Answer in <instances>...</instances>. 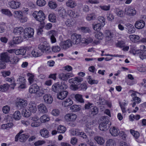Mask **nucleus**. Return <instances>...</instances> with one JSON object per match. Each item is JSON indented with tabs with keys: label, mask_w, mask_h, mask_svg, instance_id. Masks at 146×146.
<instances>
[{
	"label": "nucleus",
	"mask_w": 146,
	"mask_h": 146,
	"mask_svg": "<svg viewBox=\"0 0 146 146\" xmlns=\"http://www.w3.org/2000/svg\"><path fill=\"white\" fill-rule=\"evenodd\" d=\"M81 36L80 35L76 33L72 34L71 36V40L72 44H78L81 42L82 43L88 44L92 42L93 39L91 37L87 38H83L82 40Z\"/></svg>",
	"instance_id": "f257e3e1"
},
{
	"label": "nucleus",
	"mask_w": 146,
	"mask_h": 146,
	"mask_svg": "<svg viewBox=\"0 0 146 146\" xmlns=\"http://www.w3.org/2000/svg\"><path fill=\"white\" fill-rule=\"evenodd\" d=\"M33 15L36 20L40 22L43 21L45 18V16L43 12L41 11L38 12L35 11Z\"/></svg>",
	"instance_id": "f03ea898"
},
{
	"label": "nucleus",
	"mask_w": 146,
	"mask_h": 146,
	"mask_svg": "<svg viewBox=\"0 0 146 146\" xmlns=\"http://www.w3.org/2000/svg\"><path fill=\"white\" fill-rule=\"evenodd\" d=\"M38 48L42 52H48L50 50L49 44L46 42H41L38 46Z\"/></svg>",
	"instance_id": "7ed1b4c3"
},
{
	"label": "nucleus",
	"mask_w": 146,
	"mask_h": 146,
	"mask_svg": "<svg viewBox=\"0 0 146 146\" xmlns=\"http://www.w3.org/2000/svg\"><path fill=\"white\" fill-rule=\"evenodd\" d=\"M60 46L62 49L66 50L72 46L71 41L70 39L62 41L60 43Z\"/></svg>",
	"instance_id": "20e7f679"
},
{
	"label": "nucleus",
	"mask_w": 146,
	"mask_h": 146,
	"mask_svg": "<svg viewBox=\"0 0 146 146\" xmlns=\"http://www.w3.org/2000/svg\"><path fill=\"white\" fill-rule=\"evenodd\" d=\"M23 33L25 35L24 37L25 38H30L33 36L34 34V30L32 28H27L24 29Z\"/></svg>",
	"instance_id": "39448f33"
},
{
	"label": "nucleus",
	"mask_w": 146,
	"mask_h": 146,
	"mask_svg": "<svg viewBox=\"0 0 146 146\" xmlns=\"http://www.w3.org/2000/svg\"><path fill=\"white\" fill-rule=\"evenodd\" d=\"M27 105V101L21 99H19L16 103V106L19 109H21L25 107Z\"/></svg>",
	"instance_id": "423d86ee"
},
{
	"label": "nucleus",
	"mask_w": 146,
	"mask_h": 146,
	"mask_svg": "<svg viewBox=\"0 0 146 146\" xmlns=\"http://www.w3.org/2000/svg\"><path fill=\"white\" fill-rule=\"evenodd\" d=\"M10 58L9 54L7 52H4L1 54L0 60L5 62H9Z\"/></svg>",
	"instance_id": "0eeeda50"
},
{
	"label": "nucleus",
	"mask_w": 146,
	"mask_h": 146,
	"mask_svg": "<svg viewBox=\"0 0 146 146\" xmlns=\"http://www.w3.org/2000/svg\"><path fill=\"white\" fill-rule=\"evenodd\" d=\"M29 136V135L28 133L23 134L21 135H17L15 137V141H17L19 139L21 142H25Z\"/></svg>",
	"instance_id": "6e6552de"
},
{
	"label": "nucleus",
	"mask_w": 146,
	"mask_h": 146,
	"mask_svg": "<svg viewBox=\"0 0 146 146\" xmlns=\"http://www.w3.org/2000/svg\"><path fill=\"white\" fill-rule=\"evenodd\" d=\"M101 119H103L104 122L100 123L99 126V129L101 131H105L108 129L107 124L108 121L106 118L104 117H102Z\"/></svg>",
	"instance_id": "1a4fd4ad"
},
{
	"label": "nucleus",
	"mask_w": 146,
	"mask_h": 146,
	"mask_svg": "<svg viewBox=\"0 0 146 146\" xmlns=\"http://www.w3.org/2000/svg\"><path fill=\"white\" fill-rule=\"evenodd\" d=\"M74 76L73 74L71 73H68L66 74L62 73L59 75V78L63 80L66 81L68 78Z\"/></svg>",
	"instance_id": "9d476101"
},
{
	"label": "nucleus",
	"mask_w": 146,
	"mask_h": 146,
	"mask_svg": "<svg viewBox=\"0 0 146 146\" xmlns=\"http://www.w3.org/2000/svg\"><path fill=\"white\" fill-rule=\"evenodd\" d=\"M28 110L33 113H35L37 110L36 104L34 102H30L27 106Z\"/></svg>",
	"instance_id": "9b49d317"
},
{
	"label": "nucleus",
	"mask_w": 146,
	"mask_h": 146,
	"mask_svg": "<svg viewBox=\"0 0 146 146\" xmlns=\"http://www.w3.org/2000/svg\"><path fill=\"white\" fill-rule=\"evenodd\" d=\"M131 96L132 97L131 100L134 102L132 104V106L134 107L136 104H138L141 102V100L137 96L135 93H132L131 94Z\"/></svg>",
	"instance_id": "f8f14e48"
},
{
	"label": "nucleus",
	"mask_w": 146,
	"mask_h": 146,
	"mask_svg": "<svg viewBox=\"0 0 146 146\" xmlns=\"http://www.w3.org/2000/svg\"><path fill=\"white\" fill-rule=\"evenodd\" d=\"M77 117V115L76 114H68L65 115L64 118L65 120L67 122L74 121L76 120Z\"/></svg>",
	"instance_id": "ddd939ff"
},
{
	"label": "nucleus",
	"mask_w": 146,
	"mask_h": 146,
	"mask_svg": "<svg viewBox=\"0 0 146 146\" xmlns=\"http://www.w3.org/2000/svg\"><path fill=\"white\" fill-rule=\"evenodd\" d=\"M8 4L10 7L11 8L16 9L19 7L21 5V3L17 1H12L9 2Z\"/></svg>",
	"instance_id": "4468645a"
},
{
	"label": "nucleus",
	"mask_w": 146,
	"mask_h": 146,
	"mask_svg": "<svg viewBox=\"0 0 146 146\" xmlns=\"http://www.w3.org/2000/svg\"><path fill=\"white\" fill-rule=\"evenodd\" d=\"M40 90L39 87L36 84H33L30 87L29 92L31 94H35L39 91Z\"/></svg>",
	"instance_id": "2eb2a0df"
},
{
	"label": "nucleus",
	"mask_w": 146,
	"mask_h": 146,
	"mask_svg": "<svg viewBox=\"0 0 146 146\" xmlns=\"http://www.w3.org/2000/svg\"><path fill=\"white\" fill-rule=\"evenodd\" d=\"M145 25V22L142 20H140L135 22L134 26L136 28L138 29H141L144 27Z\"/></svg>",
	"instance_id": "dca6fc26"
},
{
	"label": "nucleus",
	"mask_w": 146,
	"mask_h": 146,
	"mask_svg": "<svg viewBox=\"0 0 146 146\" xmlns=\"http://www.w3.org/2000/svg\"><path fill=\"white\" fill-rule=\"evenodd\" d=\"M125 12L127 15L133 16L136 14V11L134 8L128 7L125 9Z\"/></svg>",
	"instance_id": "f3484780"
},
{
	"label": "nucleus",
	"mask_w": 146,
	"mask_h": 146,
	"mask_svg": "<svg viewBox=\"0 0 146 146\" xmlns=\"http://www.w3.org/2000/svg\"><path fill=\"white\" fill-rule=\"evenodd\" d=\"M68 94L66 91H63L57 94V97L59 99L62 100L65 99Z\"/></svg>",
	"instance_id": "a211bd4d"
},
{
	"label": "nucleus",
	"mask_w": 146,
	"mask_h": 146,
	"mask_svg": "<svg viewBox=\"0 0 146 146\" xmlns=\"http://www.w3.org/2000/svg\"><path fill=\"white\" fill-rule=\"evenodd\" d=\"M44 102L47 104H51L53 101V98L50 95L45 94L43 97Z\"/></svg>",
	"instance_id": "6ab92c4d"
},
{
	"label": "nucleus",
	"mask_w": 146,
	"mask_h": 146,
	"mask_svg": "<svg viewBox=\"0 0 146 146\" xmlns=\"http://www.w3.org/2000/svg\"><path fill=\"white\" fill-rule=\"evenodd\" d=\"M50 36L51 42L52 43H54L56 42V39L55 36L56 35V31L52 30L48 32Z\"/></svg>",
	"instance_id": "aec40b11"
},
{
	"label": "nucleus",
	"mask_w": 146,
	"mask_h": 146,
	"mask_svg": "<svg viewBox=\"0 0 146 146\" xmlns=\"http://www.w3.org/2000/svg\"><path fill=\"white\" fill-rule=\"evenodd\" d=\"M125 26L127 27V29L128 30V33L131 34L135 32V29L133 25L128 23L125 25Z\"/></svg>",
	"instance_id": "412c9836"
},
{
	"label": "nucleus",
	"mask_w": 146,
	"mask_h": 146,
	"mask_svg": "<svg viewBox=\"0 0 146 146\" xmlns=\"http://www.w3.org/2000/svg\"><path fill=\"white\" fill-rule=\"evenodd\" d=\"M40 133L42 137L45 138H47L49 136L48 131L45 128L41 129L40 131Z\"/></svg>",
	"instance_id": "4be33fe9"
},
{
	"label": "nucleus",
	"mask_w": 146,
	"mask_h": 146,
	"mask_svg": "<svg viewBox=\"0 0 146 146\" xmlns=\"http://www.w3.org/2000/svg\"><path fill=\"white\" fill-rule=\"evenodd\" d=\"M38 109L39 112L42 113H46L47 112L45 106L43 104H40L38 106Z\"/></svg>",
	"instance_id": "5701e85b"
},
{
	"label": "nucleus",
	"mask_w": 146,
	"mask_h": 146,
	"mask_svg": "<svg viewBox=\"0 0 146 146\" xmlns=\"http://www.w3.org/2000/svg\"><path fill=\"white\" fill-rule=\"evenodd\" d=\"M24 30L22 27H17L14 29L13 32L15 35H19L24 32Z\"/></svg>",
	"instance_id": "b1692460"
},
{
	"label": "nucleus",
	"mask_w": 146,
	"mask_h": 146,
	"mask_svg": "<svg viewBox=\"0 0 146 146\" xmlns=\"http://www.w3.org/2000/svg\"><path fill=\"white\" fill-rule=\"evenodd\" d=\"M110 131L111 134L114 136L118 135L119 133V131L118 129L115 127L110 128Z\"/></svg>",
	"instance_id": "393cba45"
},
{
	"label": "nucleus",
	"mask_w": 146,
	"mask_h": 146,
	"mask_svg": "<svg viewBox=\"0 0 146 146\" xmlns=\"http://www.w3.org/2000/svg\"><path fill=\"white\" fill-rule=\"evenodd\" d=\"M94 139L98 144L100 145H102L104 143L105 141L102 137L97 136L94 137Z\"/></svg>",
	"instance_id": "a878e982"
},
{
	"label": "nucleus",
	"mask_w": 146,
	"mask_h": 146,
	"mask_svg": "<svg viewBox=\"0 0 146 146\" xmlns=\"http://www.w3.org/2000/svg\"><path fill=\"white\" fill-rule=\"evenodd\" d=\"M68 14L70 16L74 18L78 17L79 16V14L77 12H75L72 10H69L68 11Z\"/></svg>",
	"instance_id": "bb28decb"
},
{
	"label": "nucleus",
	"mask_w": 146,
	"mask_h": 146,
	"mask_svg": "<svg viewBox=\"0 0 146 146\" xmlns=\"http://www.w3.org/2000/svg\"><path fill=\"white\" fill-rule=\"evenodd\" d=\"M5 80L11 83H13L11 84V86H13V87L11 86V88L13 89L14 88V87L16 85V84L15 83V80L14 78L13 77L11 78H5Z\"/></svg>",
	"instance_id": "cd10ccee"
},
{
	"label": "nucleus",
	"mask_w": 146,
	"mask_h": 146,
	"mask_svg": "<svg viewBox=\"0 0 146 146\" xmlns=\"http://www.w3.org/2000/svg\"><path fill=\"white\" fill-rule=\"evenodd\" d=\"M98 112V109L94 106H91L90 107V113L91 115L92 116L97 114Z\"/></svg>",
	"instance_id": "c85d7f7f"
},
{
	"label": "nucleus",
	"mask_w": 146,
	"mask_h": 146,
	"mask_svg": "<svg viewBox=\"0 0 146 146\" xmlns=\"http://www.w3.org/2000/svg\"><path fill=\"white\" fill-rule=\"evenodd\" d=\"M1 12L3 14L9 17H11L13 15L11 11L8 9H2L1 10Z\"/></svg>",
	"instance_id": "c756f323"
},
{
	"label": "nucleus",
	"mask_w": 146,
	"mask_h": 146,
	"mask_svg": "<svg viewBox=\"0 0 146 146\" xmlns=\"http://www.w3.org/2000/svg\"><path fill=\"white\" fill-rule=\"evenodd\" d=\"M66 5L68 7L71 8L74 7L76 5V4L72 0H68L66 2Z\"/></svg>",
	"instance_id": "7c9ffc66"
},
{
	"label": "nucleus",
	"mask_w": 146,
	"mask_h": 146,
	"mask_svg": "<svg viewBox=\"0 0 146 146\" xmlns=\"http://www.w3.org/2000/svg\"><path fill=\"white\" fill-rule=\"evenodd\" d=\"M129 37L131 40L134 42H137L139 40V37L138 35H131L129 36Z\"/></svg>",
	"instance_id": "2f4dec72"
},
{
	"label": "nucleus",
	"mask_w": 146,
	"mask_h": 146,
	"mask_svg": "<svg viewBox=\"0 0 146 146\" xmlns=\"http://www.w3.org/2000/svg\"><path fill=\"white\" fill-rule=\"evenodd\" d=\"M50 118L47 115H44L40 118V120L42 123H45L50 120Z\"/></svg>",
	"instance_id": "473e14b6"
},
{
	"label": "nucleus",
	"mask_w": 146,
	"mask_h": 146,
	"mask_svg": "<svg viewBox=\"0 0 146 146\" xmlns=\"http://www.w3.org/2000/svg\"><path fill=\"white\" fill-rule=\"evenodd\" d=\"M52 90L55 92H59L60 90V84L58 83L54 84L52 86Z\"/></svg>",
	"instance_id": "72a5a7b5"
},
{
	"label": "nucleus",
	"mask_w": 146,
	"mask_h": 146,
	"mask_svg": "<svg viewBox=\"0 0 146 146\" xmlns=\"http://www.w3.org/2000/svg\"><path fill=\"white\" fill-rule=\"evenodd\" d=\"M96 15L94 13H91L87 15L86 19L88 21L94 20L96 18Z\"/></svg>",
	"instance_id": "f704fd0d"
},
{
	"label": "nucleus",
	"mask_w": 146,
	"mask_h": 146,
	"mask_svg": "<svg viewBox=\"0 0 146 146\" xmlns=\"http://www.w3.org/2000/svg\"><path fill=\"white\" fill-rule=\"evenodd\" d=\"M26 50L24 48L20 49L15 50V53L17 55L21 54L24 55L26 53Z\"/></svg>",
	"instance_id": "c9c22d12"
},
{
	"label": "nucleus",
	"mask_w": 146,
	"mask_h": 146,
	"mask_svg": "<svg viewBox=\"0 0 146 146\" xmlns=\"http://www.w3.org/2000/svg\"><path fill=\"white\" fill-rule=\"evenodd\" d=\"M21 114L19 111H16L13 115V118L16 120H19L21 118Z\"/></svg>",
	"instance_id": "e433bc0d"
},
{
	"label": "nucleus",
	"mask_w": 146,
	"mask_h": 146,
	"mask_svg": "<svg viewBox=\"0 0 146 146\" xmlns=\"http://www.w3.org/2000/svg\"><path fill=\"white\" fill-rule=\"evenodd\" d=\"M104 34L106 38V39L108 40H110L111 38L113 37V33H111L109 31L107 30L105 31Z\"/></svg>",
	"instance_id": "4c0bfd02"
},
{
	"label": "nucleus",
	"mask_w": 146,
	"mask_h": 146,
	"mask_svg": "<svg viewBox=\"0 0 146 146\" xmlns=\"http://www.w3.org/2000/svg\"><path fill=\"white\" fill-rule=\"evenodd\" d=\"M19 60V58L17 56H14L11 59H9V62L11 64H16L18 62Z\"/></svg>",
	"instance_id": "58836bf2"
},
{
	"label": "nucleus",
	"mask_w": 146,
	"mask_h": 146,
	"mask_svg": "<svg viewBox=\"0 0 146 146\" xmlns=\"http://www.w3.org/2000/svg\"><path fill=\"white\" fill-rule=\"evenodd\" d=\"M73 104V102L70 98L66 100L63 103V105L65 107H68L71 106Z\"/></svg>",
	"instance_id": "ea45409f"
},
{
	"label": "nucleus",
	"mask_w": 146,
	"mask_h": 146,
	"mask_svg": "<svg viewBox=\"0 0 146 146\" xmlns=\"http://www.w3.org/2000/svg\"><path fill=\"white\" fill-rule=\"evenodd\" d=\"M32 112H31L29 110H27L26 109H23L22 112V113L23 115L25 117H29L31 114Z\"/></svg>",
	"instance_id": "a19ab883"
},
{
	"label": "nucleus",
	"mask_w": 146,
	"mask_h": 146,
	"mask_svg": "<svg viewBox=\"0 0 146 146\" xmlns=\"http://www.w3.org/2000/svg\"><path fill=\"white\" fill-rule=\"evenodd\" d=\"M13 15L15 17L19 19L21 18L23 16V14L21 11H15L13 12Z\"/></svg>",
	"instance_id": "79ce46f5"
},
{
	"label": "nucleus",
	"mask_w": 146,
	"mask_h": 146,
	"mask_svg": "<svg viewBox=\"0 0 146 146\" xmlns=\"http://www.w3.org/2000/svg\"><path fill=\"white\" fill-rule=\"evenodd\" d=\"M58 12L61 16L62 18H64L65 17L66 11L64 7H60L58 10Z\"/></svg>",
	"instance_id": "37998d69"
},
{
	"label": "nucleus",
	"mask_w": 146,
	"mask_h": 146,
	"mask_svg": "<svg viewBox=\"0 0 146 146\" xmlns=\"http://www.w3.org/2000/svg\"><path fill=\"white\" fill-rule=\"evenodd\" d=\"M95 38L99 40H102L104 38L103 33L100 32H97L96 33L95 35Z\"/></svg>",
	"instance_id": "c03bdc74"
},
{
	"label": "nucleus",
	"mask_w": 146,
	"mask_h": 146,
	"mask_svg": "<svg viewBox=\"0 0 146 146\" xmlns=\"http://www.w3.org/2000/svg\"><path fill=\"white\" fill-rule=\"evenodd\" d=\"M106 146H116V144L114 140L112 139H109L106 143Z\"/></svg>",
	"instance_id": "a18cd8bd"
},
{
	"label": "nucleus",
	"mask_w": 146,
	"mask_h": 146,
	"mask_svg": "<svg viewBox=\"0 0 146 146\" xmlns=\"http://www.w3.org/2000/svg\"><path fill=\"white\" fill-rule=\"evenodd\" d=\"M57 131L60 133H63L66 130V127L62 125H59L57 128Z\"/></svg>",
	"instance_id": "49530a36"
},
{
	"label": "nucleus",
	"mask_w": 146,
	"mask_h": 146,
	"mask_svg": "<svg viewBox=\"0 0 146 146\" xmlns=\"http://www.w3.org/2000/svg\"><path fill=\"white\" fill-rule=\"evenodd\" d=\"M115 12L118 16L120 17H123V11L119 9L116 8L115 9Z\"/></svg>",
	"instance_id": "de8ad7c7"
},
{
	"label": "nucleus",
	"mask_w": 146,
	"mask_h": 146,
	"mask_svg": "<svg viewBox=\"0 0 146 146\" xmlns=\"http://www.w3.org/2000/svg\"><path fill=\"white\" fill-rule=\"evenodd\" d=\"M75 98L78 102L81 103H83L84 100L82 98V96L80 94H77L75 96Z\"/></svg>",
	"instance_id": "09e8293b"
},
{
	"label": "nucleus",
	"mask_w": 146,
	"mask_h": 146,
	"mask_svg": "<svg viewBox=\"0 0 146 146\" xmlns=\"http://www.w3.org/2000/svg\"><path fill=\"white\" fill-rule=\"evenodd\" d=\"M130 132L136 139H137L139 136V133L137 131L131 129L130 130Z\"/></svg>",
	"instance_id": "8fccbe9b"
},
{
	"label": "nucleus",
	"mask_w": 146,
	"mask_h": 146,
	"mask_svg": "<svg viewBox=\"0 0 146 146\" xmlns=\"http://www.w3.org/2000/svg\"><path fill=\"white\" fill-rule=\"evenodd\" d=\"M70 109L73 111H77L80 110V105H74L70 107Z\"/></svg>",
	"instance_id": "3c124183"
},
{
	"label": "nucleus",
	"mask_w": 146,
	"mask_h": 146,
	"mask_svg": "<svg viewBox=\"0 0 146 146\" xmlns=\"http://www.w3.org/2000/svg\"><path fill=\"white\" fill-rule=\"evenodd\" d=\"M17 81L18 84H23L25 83L26 80L25 78L21 76H19L17 79Z\"/></svg>",
	"instance_id": "603ef678"
},
{
	"label": "nucleus",
	"mask_w": 146,
	"mask_h": 146,
	"mask_svg": "<svg viewBox=\"0 0 146 146\" xmlns=\"http://www.w3.org/2000/svg\"><path fill=\"white\" fill-rule=\"evenodd\" d=\"M9 87V86L8 84H6L0 86V90L3 92H5L8 90Z\"/></svg>",
	"instance_id": "864d4df0"
},
{
	"label": "nucleus",
	"mask_w": 146,
	"mask_h": 146,
	"mask_svg": "<svg viewBox=\"0 0 146 146\" xmlns=\"http://www.w3.org/2000/svg\"><path fill=\"white\" fill-rule=\"evenodd\" d=\"M92 26L94 30L97 31L100 30L102 27L101 25L99 23H98L95 25L93 24Z\"/></svg>",
	"instance_id": "5fc2aeb1"
},
{
	"label": "nucleus",
	"mask_w": 146,
	"mask_h": 146,
	"mask_svg": "<svg viewBox=\"0 0 146 146\" xmlns=\"http://www.w3.org/2000/svg\"><path fill=\"white\" fill-rule=\"evenodd\" d=\"M80 131L78 129H75L71 130V134L73 136H78Z\"/></svg>",
	"instance_id": "6e6d98bb"
},
{
	"label": "nucleus",
	"mask_w": 146,
	"mask_h": 146,
	"mask_svg": "<svg viewBox=\"0 0 146 146\" xmlns=\"http://www.w3.org/2000/svg\"><path fill=\"white\" fill-rule=\"evenodd\" d=\"M38 50L36 49H33L31 52L33 56L34 57H37L40 56V54L38 52Z\"/></svg>",
	"instance_id": "4d7b16f0"
},
{
	"label": "nucleus",
	"mask_w": 146,
	"mask_h": 146,
	"mask_svg": "<svg viewBox=\"0 0 146 146\" xmlns=\"http://www.w3.org/2000/svg\"><path fill=\"white\" fill-rule=\"evenodd\" d=\"M48 5L51 9H55L57 6V5L56 2L52 1L49 2Z\"/></svg>",
	"instance_id": "13d9d810"
},
{
	"label": "nucleus",
	"mask_w": 146,
	"mask_h": 146,
	"mask_svg": "<svg viewBox=\"0 0 146 146\" xmlns=\"http://www.w3.org/2000/svg\"><path fill=\"white\" fill-rule=\"evenodd\" d=\"M49 20L51 22H55L56 21V18L54 14L52 13L50 14L48 16Z\"/></svg>",
	"instance_id": "bf43d9fd"
},
{
	"label": "nucleus",
	"mask_w": 146,
	"mask_h": 146,
	"mask_svg": "<svg viewBox=\"0 0 146 146\" xmlns=\"http://www.w3.org/2000/svg\"><path fill=\"white\" fill-rule=\"evenodd\" d=\"M139 56L141 59L142 60L146 58V50H141V52L139 55Z\"/></svg>",
	"instance_id": "052dcab7"
},
{
	"label": "nucleus",
	"mask_w": 146,
	"mask_h": 146,
	"mask_svg": "<svg viewBox=\"0 0 146 146\" xmlns=\"http://www.w3.org/2000/svg\"><path fill=\"white\" fill-rule=\"evenodd\" d=\"M107 20L109 21H112L114 19L113 15L110 13H108L107 14Z\"/></svg>",
	"instance_id": "680f3d73"
},
{
	"label": "nucleus",
	"mask_w": 146,
	"mask_h": 146,
	"mask_svg": "<svg viewBox=\"0 0 146 146\" xmlns=\"http://www.w3.org/2000/svg\"><path fill=\"white\" fill-rule=\"evenodd\" d=\"M46 3V2L44 0H38L36 2L37 5L40 7L44 6Z\"/></svg>",
	"instance_id": "e2e57ef3"
},
{
	"label": "nucleus",
	"mask_w": 146,
	"mask_h": 146,
	"mask_svg": "<svg viewBox=\"0 0 146 146\" xmlns=\"http://www.w3.org/2000/svg\"><path fill=\"white\" fill-rule=\"evenodd\" d=\"M83 80V78L81 77H75V81L74 84H76L79 85L80 84V82Z\"/></svg>",
	"instance_id": "0e129e2a"
},
{
	"label": "nucleus",
	"mask_w": 146,
	"mask_h": 146,
	"mask_svg": "<svg viewBox=\"0 0 146 146\" xmlns=\"http://www.w3.org/2000/svg\"><path fill=\"white\" fill-rule=\"evenodd\" d=\"M28 76H29L28 80L29 83L31 84L33 83L34 81V76L31 74H28Z\"/></svg>",
	"instance_id": "69168bd1"
},
{
	"label": "nucleus",
	"mask_w": 146,
	"mask_h": 146,
	"mask_svg": "<svg viewBox=\"0 0 146 146\" xmlns=\"http://www.w3.org/2000/svg\"><path fill=\"white\" fill-rule=\"evenodd\" d=\"M14 40L17 44L21 42L23 40V38L19 36L16 37Z\"/></svg>",
	"instance_id": "338daca9"
},
{
	"label": "nucleus",
	"mask_w": 146,
	"mask_h": 146,
	"mask_svg": "<svg viewBox=\"0 0 146 146\" xmlns=\"http://www.w3.org/2000/svg\"><path fill=\"white\" fill-rule=\"evenodd\" d=\"M98 20L101 23V25L102 27H103L105 25V19L104 17L102 16L100 17H99Z\"/></svg>",
	"instance_id": "774afa93"
}]
</instances>
